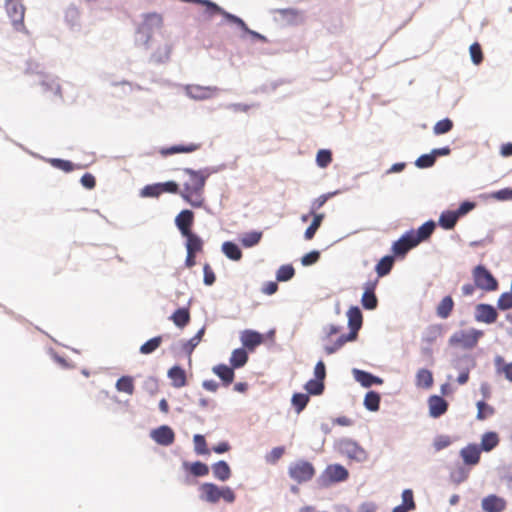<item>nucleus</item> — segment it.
Listing matches in <instances>:
<instances>
[{"label": "nucleus", "mask_w": 512, "mask_h": 512, "mask_svg": "<svg viewBox=\"0 0 512 512\" xmlns=\"http://www.w3.org/2000/svg\"><path fill=\"white\" fill-rule=\"evenodd\" d=\"M184 173L189 178L184 182L183 189L180 191L181 197L192 207H202L205 201L203 196L204 187L209 174L202 170L195 171L190 168H185Z\"/></svg>", "instance_id": "f257e3e1"}, {"label": "nucleus", "mask_w": 512, "mask_h": 512, "mask_svg": "<svg viewBox=\"0 0 512 512\" xmlns=\"http://www.w3.org/2000/svg\"><path fill=\"white\" fill-rule=\"evenodd\" d=\"M435 229L433 221H427L417 230H410L403 234L392 246L396 256H404L410 249L416 247L422 241L427 240Z\"/></svg>", "instance_id": "f03ea898"}, {"label": "nucleus", "mask_w": 512, "mask_h": 512, "mask_svg": "<svg viewBox=\"0 0 512 512\" xmlns=\"http://www.w3.org/2000/svg\"><path fill=\"white\" fill-rule=\"evenodd\" d=\"M200 498L208 503L215 504L220 499L227 503H233L236 499L235 492L228 486L219 487L214 483L206 482L200 485Z\"/></svg>", "instance_id": "7ed1b4c3"}, {"label": "nucleus", "mask_w": 512, "mask_h": 512, "mask_svg": "<svg viewBox=\"0 0 512 512\" xmlns=\"http://www.w3.org/2000/svg\"><path fill=\"white\" fill-rule=\"evenodd\" d=\"M340 328L335 325H330L325 336L322 338L323 348L326 354L330 355L341 349L347 342L355 339V334H341L333 341V336L338 335Z\"/></svg>", "instance_id": "20e7f679"}, {"label": "nucleus", "mask_w": 512, "mask_h": 512, "mask_svg": "<svg viewBox=\"0 0 512 512\" xmlns=\"http://www.w3.org/2000/svg\"><path fill=\"white\" fill-rule=\"evenodd\" d=\"M289 476L298 483L310 481L315 475L314 466L304 460L292 463L289 467Z\"/></svg>", "instance_id": "39448f33"}, {"label": "nucleus", "mask_w": 512, "mask_h": 512, "mask_svg": "<svg viewBox=\"0 0 512 512\" xmlns=\"http://www.w3.org/2000/svg\"><path fill=\"white\" fill-rule=\"evenodd\" d=\"M473 279L475 286L482 290L494 291L498 288V282L495 277L482 265L474 268Z\"/></svg>", "instance_id": "423d86ee"}, {"label": "nucleus", "mask_w": 512, "mask_h": 512, "mask_svg": "<svg viewBox=\"0 0 512 512\" xmlns=\"http://www.w3.org/2000/svg\"><path fill=\"white\" fill-rule=\"evenodd\" d=\"M6 12L12 21V24L16 30L24 28L23 20L25 14V7L21 0H6L5 3Z\"/></svg>", "instance_id": "0eeeda50"}, {"label": "nucleus", "mask_w": 512, "mask_h": 512, "mask_svg": "<svg viewBox=\"0 0 512 512\" xmlns=\"http://www.w3.org/2000/svg\"><path fill=\"white\" fill-rule=\"evenodd\" d=\"M348 470L340 464L328 465L322 474L324 484L338 483L347 480Z\"/></svg>", "instance_id": "6e6552de"}, {"label": "nucleus", "mask_w": 512, "mask_h": 512, "mask_svg": "<svg viewBox=\"0 0 512 512\" xmlns=\"http://www.w3.org/2000/svg\"><path fill=\"white\" fill-rule=\"evenodd\" d=\"M219 92L215 86H201L197 84H190L185 87V93L188 97L194 100H206L214 97Z\"/></svg>", "instance_id": "1a4fd4ad"}, {"label": "nucleus", "mask_w": 512, "mask_h": 512, "mask_svg": "<svg viewBox=\"0 0 512 512\" xmlns=\"http://www.w3.org/2000/svg\"><path fill=\"white\" fill-rule=\"evenodd\" d=\"M378 285V278L369 279L364 284V293L361 298V304L365 309L373 310L378 305L375 295V289Z\"/></svg>", "instance_id": "9d476101"}, {"label": "nucleus", "mask_w": 512, "mask_h": 512, "mask_svg": "<svg viewBox=\"0 0 512 512\" xmlns=\"http://www.w3.org/2000/svg\"><path fill=\"white\" fill-rule=\"evenodd\" d=\"M498 313L490 304H478L475 308V319L478 322L491 324L497 320Z\"/></svg>", "instance_id": "9b49d317"}, {"label": "nucleus", "mask_w": 512, "mask_h": 512, "mask_svg": "<svg viewBox=\"0 0 512 512\" xmlns=\"http://www.w3.org/2000/svg\"><path fill=\"white\" fill-rule=\"evenodd\" d=\"M152 439L159 445L169 446L175 440L174 431L166 425L160 426L151 432Z\"/></svg>", "instance_id": "f8f14e48"}, {"label": "nucleus", "mask_w": 512, "mask_h": 512, "mask_svg": "<svg viewBox=\"0 0 512 512\" xmlns=\"http://www.w3.org/2000/svg\"><path fill=\"white\" fill-rule=\"evenodd\" d=\"M194 213L191 210H182L175 218V224L182 236L192 233Z\"/></svg>", "instance_id": "ddd939ff"}, {"label": "nucleus", "mask_w": 512, "mask_h": 512, "mask_svg": "<svg viewBox=\"0 0 512 512\" xmlns=\"http://www.w3.org/2000/svg\"><path fill=\"white\" fill-rule=\"evenodd\" d=\"M429 414L433 418H438L446 413L448 409L447 401L437 395H432L428 399Z\"/></svg>", "instance_id": "4468645a"}, {"label": "nucleus", "mask_w": 512, "mask_h": 512, "mask_svg": "<svg viewBox=\"0 0 512 512\" xmlns=\"http://www.w3.org/2000/svg\"><path fill=\"white\" fill-rule=\"evenodd\" d=\"M482 508L485 512H502L506 508V501L496 495H489L482 500Z\"/></svg>", "instance_id": "2eb2a0df"}, {"label": "nucleus", "mask_w": 512, "mask_h": 512, "mask_svg": "<svg viewBox=\"0 0 512 512\" xmlns=\"http://www.w3.org/2000/svg\"><path fill=\"white\" fill-rule=\"evenodd\" d=\"M353 375L356 381L366 388L371 387L372 385H381L383 383L381 378L363 370L354 369Z\"/></svg>", "instance_id": "dca6fc26"}, {"label": "nucleus", "mask_w": 512, "mask_h": 512, "mask_svg": "<svg viewBox=\"0 0 512 512\" xmlns=\"http://www.w3.org/2000/svg\"><path fill=\"white\" fill-rule=\"evenodd\" d=\"M241 342L244 347L252 351L263 342V336L256 331L245 330L241 334Z\"/></svg>", "instance_id": "f3484780"}, {"label": "nucleus", "mask_w": 512, "mask_h": 512, "mask_svg": "<svg viewBox=\"0 0 512 512\" xmlns=\"http://www.w3.org/2000/svg\"><path fill=\"white\" fill-rule=\"evenodd\" d=\"M201 148L200 143H189V144H181L174 145L168 148H162L160 150L161 155L168 156L176 153H192Z\"/></svg>", "instance_id": "a211bd4d"}, {"label": "nucleus", "mask_w": 512, "mask_h": 512, "mask_svg": "<svg viewBox=\"0 0 512 512\" xmlns=\"http://www.w3.org/2000/svg\"><path fill=\"white\" fill-rule=\"evenodd\" d=\"M476 341L477 339L475 337L465 331H457L449 338V344L451 346L464 345L472 347Z\"/></svg>", "instance_id": "6ab92c4d"}, {"label": "nucleus", "mask_w": 512, "mask_h": 512, "mask_svg": "<svg viewBox=\"0 0 512 512\" xmlns=\"http://www.w3.org/2000/svg\"><path fill=\"white\" fill-rule=\"evenodd\" d=\"M212 371L222 380L224 386H229L234 380L235 374L232 366L229 367L225 364H219L214 366Z\"/></svg>", "instance_id": "aec40b11"}, {"label": "nucleus", "mask_w": 512, "mask_h": 512, "mask_svg": "<svg viewBox=\"0 0 512 512\" xmlns=\"http://www.w3.org/2000/svg\"><path fill=\"white\" fill-rule=\"evenodd\" d=\"M348 324L350 327V333L349 334H355V337L357 336L358 330L361 328L362 325V313L358 307H351L348 312Z\"/></svg>", "instance_id": "412c9836"}, {"label": "nucleus", "mask_w": 512, "mask_h": 512, "mask_svg": "<svg viewBox=\"0 0 512 512\" xmlns=\"http://www.w3.org/2000/svg\"><path fill=\"white\" fill-rule=\"evenodd\" d=\"M168 377L171 379L172 386L182 388L187 384L186 373L180 366H173L168 371Z\"/></svg>", "instance_id": "4be33fe9"}, {"label": "nucleus", "mask_w": 512, "mask_h": 512, "mask_svg": "<svg viewBox=\"0 0 512 512\" xmlns=\"http://www.w3.org/2000/svg\"><path fill=\"white\" fill-rule=\"evenodd\" d=\"M461 456L465 464L475 465L480 460V449L475 445H469L461 450Z\"/></svg>", "instance_id": "5701e85b"}, {"label": "nucleus", "mask_w": 512, "mask_h": 512, "mask_svg": "<svg viewBox=\"0 0 512 512\" xmlns=\"http://www.w3.org/2000/svg\"><path fill=\"white\" fill-rule=\"evenodd\" d=\"M213 475L220 481H226L231 477V469L227 462L221 460L212 465Z\"/></svg>", "instance_id": "b1692460"}, {"label": "nucleus", "mask_w": 512, "mask_h": 512, "mask_svg": "<svg viewBox=\"0 0 512 512\" xmlns=\"http://www.w3.org/2000/svg\"><path fill=\"white\" fill-rule=\"evenodd\" d=\"M183 468L195 477H204L209 474L208 465L200 461H196L193 463L184 462Z\"/></svg>", "instance_id": "393cba45"}, {"label": "nucleus", "mask_w": 512, "mask_h": 512, "mask_svg": "<svg viewBox=\"0 0 512 512\" xmlns=\"http://www.w3.org/2000/svg\"><path fill=\"white\" fill-rule=\"evenodd\" d=\"M494 365L497 374L503 375L508 381L512 382V362L507 363L502 356H496Z\"/></svg>", "instance_id": "a878e982"}, {"label": "nucleus", "mask_w": 512, "mask_h": 512, "mask_svg": "<svg viewBox=\"0 0 512 512\" xmlns=\"http://www.w3.org/2000/svg\"><path fill=\"white\" fill-rule=\"evenodd\" d=\"M454 308V301L451 296H445L437 305L436 313L437 316L446 319L448 318Z\"/></svg>", "instance_id": "bb28decb"}, {"label": "nucleus", "mask_w": 512, "mask_h": 512, "mask_svg": "<svg viewBox=\"0 0 512 512\" xmlns=\"http://www.w3.org/2000/svg\"><path fill=\"white\" fill-rule=\"evenodd\" d=\"M344 449L350 458L357 461H363L367 457L365 450L358 446L355 442H346Z\"/></svg>", "instance_id": "cd10ccee"}, {"label": "nucleus", "mask_w": 512, "mask_h": 512, "mask_svg": "<svg viewBox=\"0 0 512 512\" xmlns=\"http://www.w3.org/2000/svg\"><path fill=\"white\" fill-rule=\"evenodd\" d=\"M393 265H394V257L393 256H385L383 257L377 264H376V267H375V270H376V273H377V277L376 278H381V277H384L386 275H388L390 273V271L392 270L393 268Z\"/></svg>", "instance_id": "c85d7f7f"}, {"label": "nucleus", "mask_w": 512, "mask_h": 512, "mask_svg": "<svg viewBox=\"0 0 512 512\" xmlns=\"http://www.w3.org/2000/svg\"><path fill=\"white\" fill-rule=\"evenodd\" d=\"M190 318L188 308H179L170 317L173 323L179 328H184L190 322Z\"/></svg>", "instance_id": "c756f323"}, {"label": "nucleus", "mask_w": 512, "mask_h": 512, "mask_svg": "<svg viewBox=\"0 0 512 512\" xmlns=\"http://www.w3.org/2000/svg\"><path fill=\"white\" fill-rule=\"evenodd\" d=\"M459 219L456 211H444L439 217V225L446 229H453Z\"/></svg>", "instance_id": "7c9ffc66"}, {"label": "nucleus", "mask_w": 512, "mask_h": 512, "mask_svg": "<svg viewBox=\"0 0 512 512\" xmlns=\"http://www.w3.org/2000/svg\"><path fill=\"white\" fill-rule=\"evenodd\" d=\"M186 237V250L187 252L198 253L203 250V241L195 233L184 235Z\"/></svg>", "instance_id": "2f4dec72"}, {"label": "nucleus", "mask_w": 512, "mask_h": 512, "mask_svg": "<svg viewBox=\"0 0 512 512\" xmlns=\"http://www.w3.org/2000/svg\"><path fill=\"white\" fill-rule=\"evenodd\" d=\"M222 252L233 261H239L242 258V251L231 241H226L222 244Z\"/></svg>", "instance_id": "473e14b6"}, {"label": "nucleus", "mask_w": 512, "mask_h": 512, "mask_svg": "<svg viewBox=\"0 0 512 512\" xmlns=\"http://www.w3.org/2000/svg\"><path fill=\"white\" fill-rule=\"evenodd\" d=\"M247 361L248 354L245 349L238 348L232 351L230 357V364L234 369L243 367L247 363Z\"/></svg>", "instance_id": "72a5a7b5"}, {"label": "nucleus", "mask_w": 512, "mask_h": 512, "mask_svg": "<svg viewBox=\"0 0 512 512\" xmlns=\"http://www.w3.org/2000/svg\"><path fill=\"white\" fill-rule=\"evenodd\" d=\"M115 386L117 391L127 393L128 395H132L135 390L134 380L131 376L120 377Z\"/></svg>", "instance_id": "f704fd0d"}, {"label": "nucleus", "mask_w": 512, "mask_h": 512, "mask_svg": "<svg viewBox=\"0 0 512 512\" xmlns=\"http://www.w3.org/2000/svg\"><path fill=\"white\" fill-rule=\"evenodd\" d=\"M416 384L422 388H430L433 384V375L427 369H420L416 375Z\"/></svg>", "instance_id": "c9c22d12"}, {"label": "nucleus", "mask_w": 512, "mask_h": 512, "mask_svg": "<svg viewBox=\"0 0 512 512\" xmlns=\"http://www.w3.org/2000/svg\"><path fill=\"white\" fill-rule=\"evenodd\" d=\"M380 405V395L375 391H369L364 398V406L369 411H377Z\"/></svg>", "instance_id": "e433bc0d"}, {"label": "nucleus", "mask_w": 512, "mask_h": 512, "mask_svg": "<svg viewBox=\"0 0 512 512\" xmlns=\"http://www.w3.org/2000/svg\"><path fill=\"white\" fill-rule=\"evenodd\" d=\"M499 443V437L495 432H487L482 436L481 447L484 451H491Z\"/></svg>", "instance_id": "4c0bfd02"}, {"label": "nucleus", "mask_w": 512, "mask_h": 512, "mask_svg": "<svg viewBox=\"0 0 512 512\" xmlns=\"http://www.w3.org/2000/svg\"><path fill=\"white\" fill-rule=\"evenodd\" d=\"M262 238V232L260 231H252L245 233L241 239L240 242L244 247L250 248L255 245H257Z\"/></svg>", "instance_id": "58836bf2"}, {"label": "nucleus", "mask_w": 512, "mask_h": 512, "mask_svg": "<svg viewBox=\"0 0 512 512\" xmlns=\"http://www.w3.org/2000/svg\"><path fill=\"white\" fill-rule=\"evenodd\" d=\"M162 341H163L162 336H156V337L149 339L147 342H145L144 344L141 345L140 353L145 354V355L153 353L155 350H157L160 347Z\"/></svg>", "instance_id": "ea45409f"}, {"label": "nucleus", "mask_w": 512, "mask_h": 512, "mask_svg": "<svg viewBox=\"0 0 512 512\" xmlns=\"http://www.w3.org/2000/svg\"><path fill=\"white\" fill-rule=\"evenodd\" d=\"M313 215H314L313 221L310 224V226L306 229L305 234H304V237L306 240H311L314 237L315 233L319 229V227L322 223V220L324 218V214H313Z\"/></svg>", "instance_id": "a19ab883"}, {"label": "nucleus", "mask_w": 512, "mask_h": 512, "mask_svg": "<svg viewBox=\"0 0 512 512\" xmlns=\"http://www.w3.org/2000/svg\"><path fill=\"white\" fill-rule=\"evenodd\" d=\"M295 274L294 267L291 264L280 266L276 273L277 281L284 282L293 278Z\"/></svg>", "instance_id": "79ce46f5"}, {"label": "nucleus", "mask_w": 512, "mask_h": 512, "mask_svg": "<svg viewBox=\"0 0 512 512\" xmlns=\"http://www.w3.org/2000/svg\"><path fill=\"white\" fill-rule=\"evenodd\" d=\"M452 128H453L452 120H450L449 118H445V119H442V120L438 121L434 125L433 132L436 135H442V134H446L449 131H451Z\"/></svg>", "instance_id": "37998d69"}, {"label": "nucleus", "mask_w": 512, "mask_h": 512, "mask_svg": "<svg viewBox=\"0 0 512 512\" xmlns=\"http://www.w3.org/2000/svg\"><path fill=\"white\" fill-rule=\"evenodd\" d=\"M332 162V153L330 150L321 149L317 152L316 163L320 168H326Z\"/></svg>", "instance_id": "c03bdc74"}, {"label": "nucleus", "mask_w": 512, "mask_h": 512, "mask_svg": "<svg viewBox=\"0 0 512 512\" xmlns=\"http://www.w3.org/2000/svg\"><path fill=\"white\" fill-rule=\"evenodd\" d=\"M194 446H195V452L198 455H208L210 453L209 449L207 448V443L203 435L196 434L193 438Z\"/></svg>", "instance_id": "a18cd8bd"}, {"label": "nucleus", "mask_w": 512, "mask_h": 512, "mask_svg": "<svg viewBox=\"0 0 512 512\" xmlns=\"http://www.w3.org/2000/svg\"><path fill=\"white\" fill-rule=\"evenodd\" d=\"M477 419L484 420L490 416H492L495 412L494 408L484 401L477 402Z\"/></svg>", "instance_id": "49530a36"}, {"label": "nucleus", "mask_w": 512, "mask_h": 512, "mask_svg": "<svg viewBox=\"0 0 512 512\" xmlns=\"http://www.w3.org/2000/svg\"><path fill=\"white\" fill-rule=\"evenodd\" d=\"M48 162L53 166L54 168L60 169L64 172H71L74 170V165L71 161L58 159V158H51L48 160Z\"/></svg>", "instance_id": "de8ad7c7"}, {"label": "nucleus", "mask_w": 512, "mask_h": 512, "mask_svg": "<svg viewBox=\"0 0 512 512\" xmlns=\"http://www.w3.org/2000/svg\"><path fill=\"white\" fill-rule=\"evenodd\" d=\"M305 388L312 395H320L324 390V383L318 379H311L306 383Z\"/></svg>", "instance_id": "09e8293b"}, {"label": "nucleus", "mask_w": 512, "mask_h": 512, "mask_svg": "<svg viewBox=\"0 0 512 512\" xmlns=\"http://www.w3.org/2000/svg\"><path fill=\"white\" fill-rule=\"evenodd\" d=\"M308 401L309 396L307 394L296 393L292 397V404L298 413L306 407Z\"/></svg>", "instance_id": "8fccbe9b"}, {"label": "nucleus", "mask_w": 512, "mask_h": 512, "mask_svg": "<svg viewBox=\"0 0 512 512\" xmlns=\"http://www.w3.org/2000/svg\"><path fill=\"white\" fill-rule=\"evenodd\" d=\"M435 154L432 152L430 154L421 155L415 162V165L418 168H429L432 167L435 163Z\"/></svg>", "instance_id": "3c124183"}, {"label": "nucleus", "mask_w": 512, "mask_h": 512, "mask_svg": "<svg viewBox=\"0 0 512 512\" xmlns=\"http://www.w3.org/2000/svg\"><path fill=\"white\" fill-rule=\"evenodd\" d=\"M498 309L505 311L512 308V294L510 292L502 293L497 301Z\"/></svg>", "instance_id": "603ef678"}, {"label": "nucleus", "mask_w": 512, "mask_h": 512, "mask_svg": "<svg viewBox=\"0 0 512 512\" xmlns=\"http://www.w3.org/2000/svg\"><path fill=\"white\" fill-rule=\"evenodd\" d=\"M470 56L474 64L479 65L483 61V53L479 43H473L470 48Z\"/></svg>", "instance_id": "864d4df0"}, {"label": "nucleus", "mask_w": 512, "mask_h": 512, "mask_svg": "<svg viewBox=\"0 0 512 512\" xmlns=\"http://www.w3.org/2000/svg\"><path fill=\"white\" fill-rule=\"evenodd\" d=\"M205 329H200L194 337H192L185 345L184 350L188 352L189 354L192 353L194 348L200 343L203 335H204Z\"/></svg>", "instance_id": "5fc2aeb1"}, {"label": "nucleus", "mask_w": 512, "mask_h": 512, "mask_svg": "<svg viewBox=\"0 0 512 512\" xmlns=\"http://www.w3.org/2000/svg\"><path fill=\"white\" fill-rule=\"evenodd\" d=\"M402 505L405 506L407 510H414L415 509V502H414V496L413 491L410 489H406L402 493Z\"/></svg>", "instance_id": "6e6d98bb"}, {"label": "nucleus", "mask_w": 512, "mask_h": 512, "mask_svg": "<svg viewBox=\"0 0 512 512\" xmlns=\"http://www.w3.org/2000/svg\"><path fill=\"white\" fill-rule=\"evenodd\" d=\"M158 184H159L162 194L163 193H172V194L180 193L179 185L174 181H168V182L158 183Z\"/></svg>", "instance_id": "4d7b16f0"}, {"label": "nucleus", "mask_w": 512, "mask_h": 512, "mask_svg": "<svg viewBox=\"0 0 512 512\" xmlns=\"http://www.w3.org/2000/svg\"><path fill=\"white\" fill-rule=\"evenodd\" d=\"M161 194V189L158 183L147 185L142 190V195L145 197H158Z\"/></svg>", "instance_id": "13d9d810"}, {"label": "nucleus", "mask_w": 512, "mask_h": 512, "mask_svg": "<svg viewBox=\"0 0 512 512\" xmlns=\"http://www.w3.org/2000/svg\"><path fill=\"white\" fill-rule=\"evenodd\" d=\"M319 258L320 253L318 251H311L301 258V263L304 266H310L315 264L319 260Z\"/></svg>", "instance_id": "bf43d9fd"}, {"label": "nucleus", "mask_w": 512, "mask_h": 512, "mask_svg": "<svg viewBox=\"0 0 512 512\" xmlns=\"http://www.w3.org/2000/svg\"><path fill=\"white\" fill-rule=\"evenodd\" d=\"M145 23L150 27H153V26L160 27L163 24V18L160 14L151 13V14L146 15Z\"/></svg>", "instance_id": "052dcab7"}, {"label": "nucleus", "mask_w": 512, "mask_h": 512, "mask_svg": "<svg viewBox=\"0 0 512 512\" xmlns=\"http://www.w3.org/2000/svg\"><path fill=\"white\" fill-rule=\"evenodd\" d=\"M492 197L499 201L512 200V188H504L492 194Z\"/></svg>", "instance_id": "680f3d73"}, {"label": "nucleus", "mask_w": 512, "mask_h": 512, "mask_svg": "<svg viewBox=\"0 0 512 512\" xmlns=\"http://www.w3.org/2000/svg\"><path fill=\"white\" fill-rule=\"evenodd\" d=\"M204 272V283L208 286L214 284L216 277L215 274L209 264H205L203 267Z\"/></svg>", "instance_id": "e2e57ef3"}, {"label": "nucleus", "mask_w": 512, "mask_h": 512, "mask_svg": "<svg viewBox=\"0 0 512 512\" xmlns=\"http://www.w3.org/2000/svg\"><path fill=\"white\" fill-rule=\"evenodd\" d=\"M315 379L324 381L326 377V368L322 360L318 361L314 368Z\"/></svg>", "instance_id": "0e129e2a"}, {"label": "nucleus", "mask_w": 512, "mask_h": 512, "mask_svg": "<svg viewBox=\"0 0 512 512\" xmlns=\"http://www.w3.org/2000/svg\"><path fill=\"white\" fill-rule=\"evenodd\" d=\"M223 15L228 19L230 22L237 24L243 31H249L248 26L246 23L239 17L229 14L227 12H223Z\"/></svg>", "instance_id": "69168bd1"}, {"label": "nucleus", "mask_w": 512, "mask_h": 512, "mask_svg": "<svg viewBox=\"0 0 512 512\" xmlns=\"http://www.w3.org/2000/svg\"><path fill=\"white\" fill-rule=\"evenodd\" d=\"M81 184L87 189H93L96 185V179L91 173H85L81 177Z\"/></svg>", "instance_id": "338daca9"}, {"label": "nucleus", "mask_w": 512, "mask_h": 512, "mask_svg": "<svg viewBox=\"0 0 512 512\" xmlns=\"http://www.w3.org/2000/svg\"><path fill=\"white\" fill-rule=\"evenodd\" d=\"M284 448L283 447H275L271 450L269 455L267 456V460L271 463L277 462L284 454Z\"/></svg>", "instance_id": "774afa93"}]
</instances>
